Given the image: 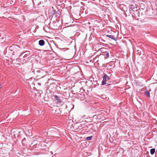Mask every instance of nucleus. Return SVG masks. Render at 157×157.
<instances>
[{
  "label": "nucleus",
  "mask_w": 157,
  "mask_h": 157,
  "mask_svg": "<svg viewBox=\"0 0 157 157\" xmlns=\"http://www.w3.org/2000/svg\"><path fill=\"white\" fill-rule=\"evenodd\" d=\"M59 132V131L57 129L54 127H51L48 128L47 132H45V134H44V136L49 134V136H51L58 137Z\"/></svg>",
  "instance_id": "1"
},
{
  "label": "nucleus",
  "mask_w": 157,
  "mask_h": 157,
  "mask_svg": "<svg viewBox=\"0 0 157 157\" xmlns=\"http://www.w3.org/2000/svg\"><path fill=\"white\" fill-rule=\"evenodd\" d=\"M36 75L37 77L39 78H43L46 75V72L44 70L39 69L36 71Z\"/></svg>",
  "instance_id": "2"
},
{
  "label": "nucleus",
  "mask_w": 157,
  "mask_h": 157,
  "mask_svg": "<svg viewBox=\"0 0 157 157\" xmlns=\"http://www.w3.org/2000/svg\"><path fill=\"white\" fill-rule=\"evenodd\" d=\"M11 136L14 138L18 137L20 135V132L15 129H13L11 131Z\"/></svg>",
  "instance_id": "3"
},
{
  "label": "nucleus",
  "mask_w": 157,
  "mask_h": 157,
  "mask_svg": "<svg viewBox=\"0 0 157 157\" xmlns=\"http://www.w3.org/2000/svg\"><path fill=\"white\" fill-rule=\"evenodd\" d=\"M54 96L55 97V98L56 100V101L59 103H61L62 102V100L60 99V97H58V96L56 95H54Z\"/></svg>",
  "instance_id": "4"
},
{
  "label": "nucleus",
  "mask_w": 157,
  "mask_h": 157,
  "mask_svg": "<svg viewBox=\"0 0 157 157\" xmlns=\"http://www.w3.org/2000/svg\"><path fill=\"white\" fill-rule=\"evenodd\" d=\"M106 76H104V75L103 76V80L102 81V83H101V85H105V84H106V81H107V79L106 78Z\"/></svg>",
  "instance_id": "5"
},
{
  "label": "nucleus",
  "mask_w": 157,
  "mask_h": 157,
  "mask_svg": "<svg viewBox=\"0 0 157 157\" xmlns=\"http://www.w3.org/2000/svg\"><path fill=\"white\" fill-rule=\"evenodd\" d=\"M114 84L113 83H107L106 86V88H109V89H111L112 87H113Z\"/></svg>",
  "instance_id": "6"
},
{
  "label": "nucleus",
  "mask_w": 157,
  "mask_h": 157,
  "mask_svg": "<svg viewBox=\"0 0 157 157\" xmlns=\"http://www.w3.org/2000/svg\"><path fill=\"white\" fill-rule=\"evenodd\" d=\"M39 44L40 46H42L44 45L45 42L43 40H40L39 41Z\"/></svg>",
  "instance_id": "7"
},
{
  "label": "nucleus",
  "mask_w": 157,
  "mask_h": 157,
  "mask_svg": "<svg viewBox=\"0 0 157 157\" xmlns=\"http://www.w3.org/2000/svg\"><path fill=\"white\" fill-rule=\"evenodd\" d=\"M107 37L111 39H112L114 40H116V37L113 35H106V36Z\"/></svg>",
  "instance_id": "8"
},
{
  "label": "nucleus",
  "mask_w": 157,
  "mask_h": 157,
  "mask_svg": "<svg viewBox=\"0 0 157 157\" xmlns=\"http://www.w3.org/2000/svg\"><path fill=\"white\" fill-rule=\"evenodd\" d=\"M72 120H71V119H70L68 120H67V121H66V123L67 124L68 123V124H70V126H71L72 125Z\"/></svg>",
  "instance_id": "9"
},
{
  "label": "nucleus",
  "mask_w": 157,
  "mask_h": 157,
  "mask_svg": "<svg viewBox=\"0 0 157 157\" xmlns=\"http://www.w3.org/2000/svg\"><path fill=\"white\" fill-rule=\"evenodd\" d=\"M145 94L146 95L148 98L150 97L149 91H145Z\"/></svg>",
  "instance_id": "10"
},
{
  "label": "nucleus",
  "mask_w": 157,
  "mask_h": 157,
  "mask_svg": "<svg viewBox=\"0 0 157 157\" xmlns=\"http://www.w3.org/2000/svg\"><path fill=\"white\" fill-rule=\"evenodd\" d=\"M155 152V149L152 148L150 150V153L151 154L153 155Z\"/></svg>",
  "instance_id": "11"
},
{
  "label": "nucleus",
  "mask_w": 157,
  "mask_h": 157,
  "mask_svg": "<svg viewBox=\"0 0 157 157\" xmlns=\"http://www.w3.org/2000/svg\"><path fill=\"white\" fill-rule=\"evenodd\" d=\"M24 53H25V54H26V55H29L30 54L29 53V51H26L24 53H21L20 55V56H21L22 55H23Z\"/></svg>",
  "instance_id": "12"
},
{
  "label": "nucleus",
  "mask_w": 157,
  "mask_h": 157,
  "mask_svg": "<svg viewBox=\"0 0 157 157\" xmlns=\"http://www.w3.org/2000/svg\"><path fill=\"white\" fill-rule=\"evenodd\" d=\"M85 125L84 124H80L78 126V127L83 128V127H85Z\"/></svg>",
  "instance_id": "13"
},
{
  "label": "nucleus",
  "mask_w": 157,
  "mask_h": 157,
  "mask_svg": "<svg viewBox=\"0 0 157 157\" xmlns=\"http://www.w3.org/2000/svg\"><path fill=\"white\" fill-rule=\"evenodd\" d=\"M102 116V115L101 114H99L98 115H97L98 119H99V120L101 119Z\"/></svg>",
  "instance_id": "14"
},
{
  "label": "nucleus",
  "mask_w": 157,
  "mask_h": 157,
  "mask_svg": "<svg viewBox=\"0 0 157 157\" xmlns=\"http://www.w3.org/2000/svg\"><path fill=\"white\" fill-rule=\"evenodd\" d=\"M130 8L132 10L135 9V6L134 5H132L130 6Z\"/></svg>",
  "instance_id": "15"
},
{
  "label": "nucleus",
  "mask_w": 157,
  "mask_h": 157,
  "mask_svg": "<svg viewBox=\"0 0 157 157\" xmlns=\"http://www.w3.org/2000/svg\"><path fill=\"white\" fill-rule=\"evenodd\" d=\"M104 75V76H106L105 77L107 80H109L110 79V77H109V76H108L106 74H105Z\"/></svg>",
  "instance_id": "16"
},
{
  "label": "nucleus",
  "mask_w": 157,
  "mask_h": 157,
  "mask_svg": "<svg viewBox=\"0 0 157 157\" xmlns=\"http://www.w3.org/2000/svg\"><path fill=\"white\" fill-rule=\"evenodd\" d=\"M91 139H92L91 136H88L86 138V140H90Z\"/></svg>",
  "instance_id": "17"
},
{
  "label": "nucleus",
  "mask_w": 157,
  "mask_h": 157,
  "mask_svg": "<svg viewBox=\"0 0 157 157\" xmlns=\"http://www.w3.org/2000/svg\"><path fill=\"white\" fill-rule=\"evenodd\" d=\"M97 115H95L93 116V118H94L95 119H98V117Z\"/></svg>",
  "instance_id": "18"
},
{
  "label": "nucleus",
  "mask_w": 157,
  "mask_h": 157,
  "mask_svg": "<svg viewBox=\"0 0 157 157\" xmlns=\"http://www.w3.org/2000/svg\"><path fill=\"white\" fill-rule=\"evenodd\" d=\"M105 56H106L107 58H108L109 57V55L108 52H107L105 55Z\"/></svg>",
  "instance_id": "19"
},
{
  "label": "nucleus",
  "mask_w": 157,
  "mask_h": 157,
  "mask_svg": "<svg viewBox=\"0 0 157 157\" xmlns=\"http://www.w3.org/2000/svg\"><path fill=\"white\" fill-rule=\"evenodd\" d=\"M27 57V55H26V54H25V55H24V56H23V58H26V57Z\"/></svg>",
  "instance_id": "20"
},
{
  "label": "nucleus",
  "mask_w": 157,
  "mask_h": 157,
  "mask_svg": "<svg viewBox=\"0 0 157 157\" xmlns=\"http://www.w3.org/2000/svg\"><path fill=\"white\" fill-rule=\"evenodd\" d=\"M16 47H17L18 48V50H20V48L17 45H16Z\"/></svg>",
  "instance_id": "21"
},
{
  "label": "nucleus",
  "mask_w": 157,
  "mask_h": 157,
  "mask_svg": "<svg viewBox=\"0 0 157 157\" xmlns=\"http://www.w3.org/2000/svg\"><path fill=\"white\" fill-rule=\"evenodd\" d=\"M23 61H24V62H25H25H26V60H25V59H24V60H23Z\"/></svg>",
  "instance_id": "22"
},
{
  "label": "nucleus",
  "mask_w": 157,
  "mask_h": 157,
  "mask_svg": "<svg viewBox=\"0 0 157 157\" xmlns=\"http://www.w3.org/2000/svg\"><path fill=\"white\" fill-rule=\"evenodd\" d=\"M38 85H40V86H41V83H38Z\"/></svg>",
  "instance_id": "23"
},
{
  "label": "nucleus",
  "mask_w": 157,
  "mask_h": 157,
  "mask_svg": "<svg viewBox=\"0 0 157 157\" xmlns=\"http://www.w3.org/2000/svg\"><path fill=\"white\" fill-rule=\"evenodd\" d=\"M2 87V85L0 84V89Z\"/></svg>",
  "instance_id": "24"
},
{
  "label": "nucleus",
  "mask_w": 157,
  "mask_h": 157,
  "mask_svg": "<svg viewBox=\"0 0 157 157\" xmlns=\"http://www.w3.org/2000/svg\"><path fill=\"white\" fill-rule=\"evenodd\" d=\"M53 14H54L55 12V11L54 10H53Z\"/></svg>",
  "instance_id": "25"
},
{
  "label": "nucleus",
  "mask_w": 157,
  "mask_h": 157,
  "mask_svg": "<svg viewBox=\"0 0 157 157\" xmlns=\"http://www.w3.org/2000/svg\"><path fill=\"white\" fill-rule=\"evenodd\" d=\"M52 9L53 10V7H52Z\"/></svg>",
  "instance_id": "26"
}]
</instances>
